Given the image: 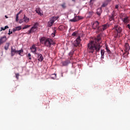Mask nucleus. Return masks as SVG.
Wrapping results in <instances>:
<instances>
[{"instance_id":"nucleus-19","label":"nucleus","mask_w":130,"mask_h":130,"mask_svg":"<svg viewBox=\"0 0 130 130\" xmlns=\"http://www.w3.org/2000/svg\"><path fill=\"white\" fill-rule=\"evenodd\" d=\"M9 46H10V43H7L5 46V49L8 50L9 49Z\"/></svg>"},{"instance_id":"nucleus-25","label":"nucleus","mask_w":130,"mask_h":130,"mask_svg":"<svg viewBox=\"0 0 130 130\" xmlns=\"http://www.w3.org/2000/svg\"><path fill=\"white\" fill-rule=\"evenodd\" d=\"M30 25H25L23 28V30H24V29H27V28H29V27H30Z\"/></svg>"},{"instance_id":"nucleus-17","label":"nucleus","mask_w":130,"mask_h":130,"mask_svg":"<svg viewBox=\"0 0 130 130\" xmlns=\"http://www.w3.org/2000/svg\"><path fill=\"white\" fill-rule=\"evenodd\" d=\"M45 40H46V39H45V38L42 37L40 39V42L41 43H42V44H43V43H44V42H45Z\"/></svg>"},{"instance_id":"nucleus-12","label":"nucleus","mask_w":130,"mask_h":130,"mask_svg":"<svg viewBox=\"0 0 130 130\" xmlns=\"http://www.w3.org/2000/svg\"><path fill=\"white\" fill-rule=\"evenodd\" d=\"M122 20L123 21V23H124V24H127V23L129 22V18L126 16L122 19Z\"/></svg>"},{"instance_id":"nucleus-8","label":"nucleus","mask_w":130,"mask_h":130,"mask_svg":"<svg viewBox=\"0 0 130 130\" xmlns=\"http://www.w3.org/2000/svg\"><path fill=\"white\" fill-rule=\"evenodd\" d=\"M129 51V45H128L127 43H126L125 44V50H124V54H126V55H128Z\"/></svg>"},{"instance_id":"nucleus-9","label":"nucleus","mask_w":130,"mask_h":130,"mask_svg":"<svg viewBox=\"0 0 130 130\" xmlns=\"http://www.w3.org/2000/svg\"><path fill=\"white\" fill-rule=\"evenodd\" d=\"M35 54L37 55V57L39 61L41 62L43 60V59H44V58H43V55H42L41 54L38 53H35Z\"/></svg>"},{"instance_id":"nucleus-7","label":"nucleus","mask_w":130,"mask_h":130,"mask_svg":"<svg viewBox=\"0 0 130 130\" xmlns=\"http://www.w3.org/2000/svg\"><path fill=\"white\" fill-rule=\"evenodd\" d=\"M80 43H81V37L79 36L75 41L73 45L75 47H78L80 45Z\"/></svg>"},{"instance_id":"nucleus-27","label":"nucleus","mask_w":130,"mask_h":130,"mask_svg":"<svg viewBox=\"0 0 130 130\" xmlns=\"http://www.w3.org/2000/svg\"><path fill=\"white\" fill-rule=\"evenodd\" d=\"M15 76H16V79H17V80H18V79H19V76H20V74H19V73H16V74H15Z\"/></svg>"},{"instance_id":"nucleus-21","label":"nucleus","mask_w":130,"mask_h":130,"mask_svg":"<svg viewBox=\"0 0 130 130\" xmlns=\"http://www.w3.org/2000/svg\"><path fill=\"white\" fill-rule=\"evenodd\" d=\"M62 64L64 66H68L69 64V62L68 61H64L62 62Z\"/></svg>"},{"instance_id":"nucleus-48","label":"nucleus","mask_w":130,"mask_h":130,"mask_svg":"<svg viewBox=\"0 0 130 130\" xmlns=\"http://www.w3.org/2000/svg\"><path fill=\"white\" fill-rule=\"evenodd\" d=\"M108 1V2H110V0H107Z\"/></svg>"},{"instance_id":"nucleus-46","label":"nucleus","mask_w":130,"mask_h":130,"mask_svg":"<svg viewBox=\"0 0 130 130\" xmlns=\"http://www.w3.org/2000/svg\"><path fill=\"white\" fill-rule=\"evenodd\" d=\"M72 2H76V0H72Z\"/></svg>"},{"instance_id":"nucleus-31","label":"nucleus","mask_w":130,"mask_h":130,"mask_svg":"<svg viewBox=\"0 0 130 130\" xmlns=\"http://www.w3.org/2000/svg\"><path fill=\"white\" fill-rule=\"evenodd\" d=\"M52 76H54L53 79H56V75L55 74H52Z\"/></svg>"},{"instance_id":"nucleus-24","label":"nucleus","mask_w":130,"mask_h":130,"mask_svg":"<svg viewBox=\"0 0 130 130\" xmlns=\"http://www.w3.org/2000/svg\"><path fill=\"white\" fill-rule=\"evenodd\" d=\"M17 31H20L22 29V26H19L16 27Z\"/></svg>"},{"instance_id":"nucleus-36","label":"nucleus","mask_w":130,"mask_h":130,"mask_svg":"<svg viewBox=\"0 0 130 130\" xmlns=\"http://www.w3.org/2000/svg\"><path fill=\"white\" fill-rule=\"evenodd\" d=\"M16 31H17V28H15L13 29V32H16Z\"/></svg>"},{"instance_id":"nucleus-38","label":"nucleus","mask_w":130,"mask_h":130,"mask_svg":"<svg viewBox=\"0 0 130 130\" xmlns=\"http://www.w3.org/2000/svg\"><path fill=\"white\" fill-rule=\"evenodd\" d=\"M118 8H119L118 5H117L115 6V9H118Z\"/></svg>"},{"instance_id":"nucleus-18","label":"nucleus","mask_w":130,"mask_h":130,"mask_svg":"<svg viewBox=\"0 0 130 130\" xmlns=\"http://www.w3.org/2000/svg\"><path fill=\"white\" fill-rule=\"evenodd\" d=\"M36 13L40 15V16H43V14H41V12H40V9H37L36 10Z\"/></svg>"},{"instance_id":"nucleus-1","label":"nucleus","mask_w":130,"mask_h":130,"mask_svg":"<svg viewBox=\"0 0 130 130\" xmlns=\"http://www.w3.org/2000/svg\"><path fill=\"white\" fill-rule=\"evenodd\" d=\"M101 39L100 38H95L93 41H90L87 45V50L89 53H94L95 50L96 52L100 51V48L102 47L101 45Z\"/></svg>"},{"instance_id":"nucleus-4","label":"nucleus","mask_w":130,"mask_h":130,"mask_svg":"<svg viewBox=\"0 0 130 130\" xmlns=\"http://www.w3.org/2000/svg\"><path fill=\"white\" fill-rule=\"evenodd\" d=\"M55 44V42H54L52 39L50 38L46 39L44 42L45 46H46V47H48L49 48L51 47V45H54Z\"/></svg>"},{"instance_id":"nucleus-32","label":"nucleus","mask_w":130,"mask_h":130,"mask_svg":"<svg viewBox=\"0 0 130 130\" xmlns=\"http://www.w3.org/2000/svg\"><path fill=\"white\" fill-rule=\"evenodd\" d=\"M56 33V31H54V34L53 33H52V35H53V36H53V37H54L55 36V34Z\"/></svg>"},{"instance_id":"nucleus-47","label":"nucleus","mask_w":130,"mask_h":130,"mask_svg":"<svg viewBox=\"0 0 130 130\" xmlns=\"http://www.w3.org/2000/svg\"><path fill=\"white\" fill-rule=\"evenodd\" d=\"M61 77H63V75L62 74V73Z\"/></svg>"},{"instance_id":"nucleus-37","label":"nucleus","mask_w":130,"mask_h":130,"mask_svg":"<svg viewBox=\"0 0 130 130\" xmlns=\"http://www.w3.org/2000/svg\"><path fill=\"white\" fill-rule=\"evenodd\" d=\"M8 28H9V26H8V25L5 26V27H4V28L5 29V30H6V29H8Z\"/></svg>"},{"instance_id":"nucleus-20","label":"nucleus","mask_w":130,"mask_h":130,"mask_svg":"<svg viewBox=\"0 0 130 130\" xmlns=\"http://www.w3.org/2000/svg\"><path fill=\"white\" fill-rule=\"evenodd\" d=\"M101 53L102 57H103V58L104 56V54L105 53V51L104 50H101Z\"/></svg>"},{"instance_id":"nucleus-15","label":"nucleus","mask_w":130,"mask_h":130,"mask_svg":"<svg viewBox=\"0 0 130 130\" xmlns=\"http://www.w3.org/2000/svg\"><path fill=\"white\" fill-rule=\"evenodd\" d=\"M102 13V9L101 8H99L97 10L96 14L98 15V16H100L101 14Z\"/></svg>"},{"instance_id":"nucleus-35","label":"nucleus","mask_w":130,"mask_h":130,"mask_svg":"<svg viewBox=\"0 0 130 130\" xmlns=\"http://www.w3.org/2000/svg\"><path fill=\"white\" fill-rule=\"evenodd\" d=\"M1 31H3V30H6V29H5V28H4V27H1Z\"/></svg>"},{"instance_id":"nucleus-14","label":"nucleus","mask_w":130,"mask_h":130,"mask_svg":"<svg viewBox=\"0 0 130 130\" xmlns=\"http://www.w3.org/2000/svg\"><path fill=\"white\" fill-rule=\"evenodd\" d=\"M30 49L31 50V52H33V53H36V47H35V46H32Z\"/></svg>"},{"instance_id":"nucleus-5","label":"nucleus","mask_w":130,"mask_h":130,"mask_svg":"<svg viewBox=\"0 0 130 130\" xmlns=\"http://www.w3.org/2000/svg\"><path fill=\"white\" fill-rule=\"evenodd\" d=\"M38 30V23H36L32 27L30 28V30H28L27 34H31L32 33H35L36 31Z\"/></svg>"},{"instance_id":"nucleus-3","label":"nucleus","mask_w":130,"mask_h":130,"mask_svg":"<svg viewBox=\"0 0 130 130\" xmlns=\"http://www.w3.org/2000/svg\"><path fill=\"white\" fill-rule=\"evenodd\" d=\"M114 37H119L120 34L122 32V28L118 24H115L113 28Z\"/></svg>"},{"instance_id":"nucleus-13","label":"nucleus","mask_w":130,"mask_h":130,"mask_svg":"<svg viewBox=\"0 0 130 130\" xmlns=\"http://www.w3.org/2000/svg\"><path fill=\"white\" fill-rule=\"evenodd\" d=\"M53 23H54V20L51 19L48 22V26L51 27L53 25Z\"/></svg>"},{"instance_id":"nucleus-22","label":"nucleus","mask_w":130,"mask_h":130,"mask_svg":"<svg viewBox=\"0 0 130 130\" xmlns=\"http://www.w3.org/2000/svg\"><path fill=\"white\" fill-rule=\"evenodd\" d=\"M107 5H108V3H107V2H104L103 5H102V8H105V7H106V6H107Z\"/></svg>"},{"instance_id":"nucleus-40","label":"nucleus","mask_w":130,"mask_h":130,"mask_svg":"<svg viewBox=\"0 0 130 130\" xmlns=\"http://www.w3.org/2000/svg\"><path fill=\"white\" fill-rule=\"evenodd\" d=\"M16 19H19V15L18 14L16 15Z\"/></svg>"},{"instance_id":"nucleus-28","label":"nucleus","mask_w":130,"mask_h":130,"mask_svg":"<svg viewBox=\"0 0 130 130\" xmlns=\"http://www.w3.org/2000/svg\"><path fill=\"white\" fill-rule=\"evenodd\" d=\"M106 49L107 52H108V53H111V52L110 51V50H109V49H108V47H106Z\"/></svg>"},{"instance_id":"nucleus-42","label":"nucleus","mask_w":130,"mask_h":130,"mask_svg":"<svg viewBox=\"0 0 130 130\" xmlns=\"http://www.w3.org/2000/svg\"><path fill=\"white\" fill-rule=\"evenodd\" d=\"M28 59H29L30 60H31V59H32V58H31V57H28Z\"/></svg>"},{"instance_id":"nucleus-41","label":"nucleus","mask_w":130,"mask_h":130,"mask_svg":"<svg viewBox=\"0 0 130 130\" xmlns=\"http://www.w3.org/2000/svg\"><path fill=\"white\" fill-rule=\"evenodd\" d=\"M58 18H59V17H58V16H56V17H55L56 20H57V19H58Z\"/></svg>"},{"instance_id":"nucleus-2","label":"nucleus","mask_w":130,"mask_h":130,"mask_svg":"<svg viewBox=\"0 0 130 130\" xmlns=\"http://www.w3.org/2000/svg\"><path fill=\"white\" fill-rule=\"evenodd\" d=\"M109 27V25L108 24H103L102 25H99V22L96 21H94L92 24V28L97 29L98 32H103L105 30H106L107 28Z\"/></svg>"},{"instance_id":"nucleus-29","label":"nucleus","mask_w":130,"mask_h":130,"mask_svg":"<svg viewBox=\"0 0 130 130\" xmlns=\"http://www.w3.org/2000/svg\"><path fill=\"white\" fill-rule=\"evenodd\" d=\"M23 22H24V20H23V19H20L19 21V23L20 24H22V23H23Z\"/></svg>"},{"instance_id":"nucleus-11","label":"nucleus","mask_w":130,"mask_h":130,"mask_svg":"<svg viewBox=\"0 0 130 130\" xmlns=\"http://www.w3.org/2000/svg\"><path fill=\"white\" fill-rule=\"evenodd\" d=\"M7 41V37L4 36L0 38V45Z\"/></svg>"},{"instance_id":"nucleus-30","label":"nucleus","mask_w":130,"mask_h":130,"mask_svg":"<svg viewBox=\"0 0 130 130\" xmlns=\"http://www.w3.org/2000/svg\"><path fill=\"white\" fill-rule=\"evenodd\" d=\"M13 34V31H11V29H9L8 35H11V34Z\"/></svg>"},{"instance_id":"nucleus-43","label":"nucleus","mask_w":130,"mask_h":130,"mask_svg":"<svg viewBox=\"0 0 130 130\" xmlns=\"http://www.w3.org/2000/svg\"><path fill=\"white\" fill-rule=\"evenodd\" d=\"M16 22H18V21H19V18H16Z\"/></svg>"},{"instance_id":"nucleus-44","label":"nucleus","mask_w":130,"mask_h":130,"mask_svg":"<svg viewBox=\"0 0 130 130\" xmlns=\"http://www.w3.org/2000/svg\"><path fill=\"white\" fill-rule=\"evenodd\" d=\"M21 14V11H20L18 14H17V15H20Z\"/></svg>"},{"instance_id":"nucleus-6","label":"nucleus","mask_w":130,"mask_h":130,"mask_svg":"<svg viewBox=\"0 0 130 130\" xmlns=\"http://www.w3.org/2000/svg\"><path fill=\"white\" fill-rule=\"evenodd\" d=\"M24 51L23 49H21L19 50H17L16 49L13 48V47L11 48V56H14L15 54H19V55H21V53H23Z\"/></svg>"},{"instance_id":"nucleus-39","label":"nucleus","mask_w":130,"mask_h":130,"mask_svg":"<svg viewBox=\"0 0 130 130\" xmlns=\"http://www.w3.org/2000/svg\"><path fill=\"white\" fill-rule=\"evenodd\" d=\"M30 56H31V54L28 53L27 55V57H30Z\"/></svg>"},{"instance_id":"nucleus-26","label":"nucleus","mask_w":130,"mask_h":130,"mask_svg":"<svg viewBox=\"0 0 130 130\" xmlns=\"http://www.w3.org/2000/svg\"><path fill=\"white\" fill-rule=\"evenodd\" d=\"M61 7H62L63 9H66V8H67V6H66V3H63L62 5H61Z\"/></svg>"},{"instance_id":"nucleus-23","label":"nucleus","mask_w":130,"mask_h":130,"mask_svg":"<svg viewBox=\"0 0 130 130\" xmlns=\"http://www.w3.org/2000/svg\"><path fill=\"white\" fill-rule=\"evenodd\" d=\"M110 21H112V20H114V15H112V16L109 18Z\"/></svg>"},{"instance_id":"nucleus-16","label":"nucleus","mask_w":130,"mask_h":130,"mask_svg":"<svg viewBox=\"0 0 130 130\" xmlns=\"http://www.w3.org/2000/svg\"><path fill=\"white\" fill-rule=\"evenodd\" d=\"M29 18L27 17L25 15L23 17V21L25 22V23H28L29 22Z\"/></svg>"},{"instance_id":"nucleus-45","label":"nucleus","mask_w":130,"mask_h":130,"mask_svg":"<svg viewBox=\"0 0 130 130\" xmlns=\"http://www.w3.org/2000/svg\"><path fill=\"white\" fill-rule=\"evenodd\" d=\"M5 18H6V19H8L9 17H8L7 15H6V16H5Z\"/></svg>"},{"instance_id":"nucleus-33","label":"nucleus","mask_w":130,"mask_h":130,"mask_svg":"<svg viewBox=\"0 0 130 130\" xmlns=\"http://www.w3.org/2000/svg\"><path fill=\"white\" fill-rule=\"evenodd\" d=\"M76 35H77V32H74L72 34V36H76Z\"/></svg>"},{"instance_id":"nucleus-10","label":"nucleus","mask_w":130,"mask_h":130,"mask_svg":"<svg viewBox=\"0 0 130 130\" xmlns=\"http://www.w3.org/2000/svg\"><path fill=\"white\" fill-rule=\"evenodd\" d=\"M81 19H82L81 18V16H75L74 18H73L72 19H70V22H78V21H79V20H81Z\"/></svg>"},{"instance_id":"nucleus-34","label":"nucleus","mask_w":130,"mask_h":130,"mask_svg":"<svg viewBox=\"0 0 130 130\" xmlns=\"http://www.w3.org/2000/svg\"><path fill=\"white\" fill-rule=\"evenodd\" d=\"M126 27V28H128V29L130 30V24H127Z\"/></svg>"}]
</instances>
